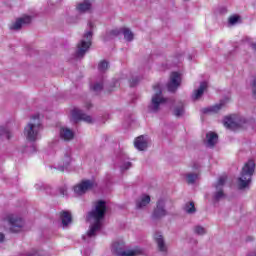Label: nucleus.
I'll list each match as a JSON object with an SVG mask.
<instances>
[{"mask_svg":"<svg viewBox=\"0 0 256 256\" xmlns=\"http://www.w3.org/2000/svg\"><path fill=\"white\" fill-rule=\"evenodd\" d=\"M106 211L107 205L105 204V201L100 200L96 203L94 210L88 213L87 221L90 223V228L86 235L82 236L84 241L91 239V237H95V235H97V231H101Z\"/></svg>","mask_w":256,"mask_h":256,"instance_id":"1","label":"nucleus"},{"mask_svg":"<svg viewBox=\"0 0 256 256\" xmlns=\"http://www.w3.org/2000/svg\"><path fill=\"white\" fill-rule=\"evenodd\" d=\"M255 173V161L249 160L246 162L238 178V187L239 189H249L251 185V178Z\"/></svg>","mask_w":256,"mask_h":256,"instance_id":"2","label":"nucleus"},{"mask_svg":"<svg viewBox=\"0 0 256 256\" xmlns=\"http://www.w3.org/2000/svg\"><path fill=\"white\" fill-rule=\"evenodd\" d=\"M41 129H43L41 126V119H39V116H34L25 126L24 135L28 141H37Z\"/></svg>","mask_w":256,"mask_h":256,"instance_id":"3","label":"nucleus"},{"mask_svg":"<svg viewBox=\"0 0 256 256\" xmlns=\"http://www.w3.org/2000/svg\"><path fill=\"white\" fill-rule=\"evenodd\" d=\"M154 94L151 98V103L149 105V110L152 113H157L159 109H161V105H165L167 103V98L163 97V89L161 88V84H156L153 86Z\"/></svg>","mask_w":256,"mask_h":256,"instance_id":"4","label":"nucleus"},{"mask_svg":"<svg viewBox=\"0 0 256 256\" xmlns=\"http://www.w3.org/2000/svg\"><path fill=\"white\" fill-rule=\"evenodd\" d=\"M90 30L84 34L83 39L78 43L76 50V57L81 59L85 57V53L89 51L91 47V39H93V23L89 22Z\"/></svg>","mask_w":256,"mask_h":256,"instance_id":"5","label":"nucleus"},{"mask_svg":"<svg viewBox=\"0 0 256 256\" xmlns=\"http://www.w3.org/2000/svg\"><path fill=\"white\" fill-rule=\"evenodd\" d=\"M224 127L226 129H230V131H235L236 129H239L245 125V119H243L241 116L238 115H231L224 118L223 121Z\"/></svg>","mask_w":256,"mask_h":256,"instance_id":"6","label":"nucleus"},{"mask_svg":"<svg viewBox=\"0 0 256 256\" xmlns=\"http://www.w3.org/2000/svg\"><path fill=\"white\" fill-rule=\"evenodd\" d=\"M112 252L114 253V255L117 256H139V255H143V250L139 247H136L134 249L131 250H123V245L119 244V243H115L112 245Z\"/></svg>","mask_w":256,"mask_h":256,"instance_id":"7","label":"nucleus"},{"mask_svg":"<svg viewBox=\"0 0 256 256\" xmlns=\"http://www.w3.org/2000/svg\"><path fill=\"white\" fill-rule=\"evenodd\" d=\"M94 187H97V183L93 180H83L76 186H74V193L77 196L85 195L87 191H91Z\"/></svg>","mask_w":256,"mask_h":256,"instance_id":"8","label":"nucleus"},{"mask_svg":"<svg viewBox=\"0 0 256 256\" xmlns=\"http://www.w3.org/2000/svg\"><path fill=\"white\" fill-rule=\"evenodd\" d=\"M8 222L10 225V231H12V233H19V231H21L25 225V222L23 221V219L15 215L9 216Z\"/></svg>","mask_w":256,"mask_h":256,"instance_id":"9","label":"nucleus"},{"mask_svg":"<svg viewBox=\"0 0 256 256\" xmlns=\"http://www.w3.org/2000/svg\"><path fill=\"white\" fill-rule=\"evenodd\" d=\"M227 182V175H222L218 178V181L215 184L216 192L214 193L215 201H221L223 197H225V193H223V186Z\"/></svg>","mask_w":256,"mask_h":256,"instance_id":"10","label":"nucleus"},{"mask_svg":"<svg viewBox=\"0 0 256 256\" xmlns=\"http://www.w3.org/2000/svg\"><path fill=\"white\" fill-rule=\"evenodd\" d=\"M179 85H181V74L172 72L170 75V81L167 85L168 91H170V93H175L177 89H179Z\"/></svg>","mask_w":256,"mask_h":256,"instance_id":"11","label":"nucleus"},{"mask_svg":"<svg viewBox=\"0 0 256 256\" xmlns=\"http://www.w3.org/2000/svg\"><path fill=\"white\" fill-rule=\"evenodd\" d=\"M152 217L153 219H163V217H167V209H165V200H158L156 208L153 211Z\"/></svg>","mask_w":256,"mask_h":256,"instance_id":"12","label":"nucleus"},{"mask_svg":"<svg viewBox=\"0 0 256 256\" xmlns=\"http://www.w3.org/2000/svg\"><path fill=\"white\" fill-rule=\"evenodd\" d=\"M71 115H72V119L75 123H77L79 121H85L86 123L93 122V118H91V116H87L81 110H79L77 108L72 110Z\"/></svg>","mask_w":256,"mask_h":256,"instance_id":"13","label":"nucleus"},{"mask_svg":"<svg viewBox=\"0 0 256 256\" xmlns=\"http://www.w3.org/2000/svg\"><path fill=\"white\" fill-rule=\"evenodd\" d=\"M31 16H24L21 18H18L11 26L10 29H12L13 31H19V29H21V27H23V25H29V23H31Z\"/></svg>","mask_w":256,"mask_h":256,"instance_id":"14","label":"nucleus"},{"mask_svg":"<svg viewBox=\"0 0 256 256\" xmlns=\"http://www.w3.org/2000/svg\"><path fill=\"white\" fill-rule=\"evenodd\" d=\"M155 243L157 244V248L161 253H167V244L165 243V238H163V234L160 232H156L154 235Z\"/></svg>","mask_w":256,"mask_h":256,"instance_id":"15","label":"nucleus"},{"mask_svg":"<svg viewBox=\"0 0 256 256\" xmlns=\"http://www.w3.org/2000/svg\"><path fill=\"white\" fill-rule=\"evenodd\" d=\"M149 145V139L145 136H139L134 141V147L138 149V151H145Z\"/></svg>","mask_w":256,"mask_h":256,"instance_id":"16","label":"nucleus"},{"mask_svg":"<svg viewBox=\"0 0 256 256\" xmlns=\"http://www.w3.org/2000/svg\"><path fill=\"white\" fill-rule=\"evenodd\" d=\"M149 203H151V196L143 194L136 200V207L137 209H143L144 207H147Z\"/></svg>","mask_w":256,"mask_h":256,"instance_id":"17","label":"nucleus"},{"mask_svg":"<svg viewBox=\"0 0 256 256\" xmlns=\"http://www.w3.org/2000/svg\"><path fill=\"white\" fill-rule=\"evenodd\" d=\"M205 91H207V82H201L199 88L194 91L192 99L194 101H199V98L203 97Z\"/></svg>","mask_w":256,"mask_h":256,"instance_id":"18","label":"nucleus"},{"mask_svg":"<svg viewBox=\"0 0 256 256\" xmlns=\"http://www.w3.org/2000/svg\"><path fill=\"white\" fill-rule=\"evenodd\" d=\"M217 141H219V136L215 132H208L206 134V144L207 147H215L217 145Z\"/></svg>","mask_w":256,"mask_h":256,"instance_id":"19","label":"nucleus"},{"mask_svg":"<svg viewBox=\"0 0 256 256\" xmlns=\"http://www.w3.org/2000/svg\"><path fill=\"white\" fill-rule=\"evenodd\" d=\"M60 137L64 141H71L75 137V133L69 128L62 127L60 129Z\"/></svg>","mask_w":256,"mask_h":256,"instance_id":"20","label":"nucleus"},{"mask_svg":"<svg viewBox=\"0 0 256 256\" xmlns=\"http://www.w3.org/2000/svg\"><path fill=\"white\" fill-rule=\"evenodd\" d=\"M83 3L77 5L76 9L79 13H87V11H91L93 0H83Z\"/></svg>","mask_w":256,"mask_h":256,"instance_id":"21","label":"nucleus"},{"mask_svg":"<svg viewBox=\"0 0 256 256\" xmlns=\"http://www.w3.org/2000/svg\"><path fill=\"white\" fill-rule=\"evenodd\" d=\"M69 165H71V153H66L61 159L58 169L59 171H65Z\"/></svg>","mask_w":256,"mask_h":256,"instance_id":"22","label":"nucleus"},{"mask_svg":"<svg viewBox=\"0 0 256 256\" xmlns=\"http://www.w3.org/2000/svg\"><path fill=\"white\" fill-rule=\"evenodd\" d=\"M222 109H223V103L220 102L219 104H216L214 106L204 108L203 113H206L208 115H213L215 113H219V111Z\"/></svg>","mask_w":256,"mask_h":256,"instance_id":"23","label":"nucleus"},{"mask_svg":"<svg viewBox=\"0 0 256 256\" xmlns=\"http://www.w3.org/2000/svg\"><path fill=\"white\" fill-rule=\"evenodd\" d=\"M63 227H67L72 221L71 213L64 211L60 215Z\"/></svg>","mask_w":256,"mask_h":256,"instance_id":"24","label":"nucleus"},{"mask_svg":"<svg viewBox=\"0 0 256 256\" xmlns=\"http://www.w3.org/2000/svg\"><path fill=\"white\" fill-rule=\"evenodd\" d=\"M174 115L175 117H182L185 113V106L183 105V102L178 103V105L174 108Z\"/></svg>","mask_w":256,"mask_h":256,"instance_id":"25","label":"nucleus"},{"mask_svg":"<svg viewBox=\"0 0 256 256\" xmlns=\"http://www.w3.org/2000/svg\"><path fill=\"white\" fill-rule=\"evenodd\" d=\"M122 33H123L124 39L126 41H133L134 35H133V32L131 31V29L124 27V28H122Z\"/></svg>","mask_w":256,"mask_h":256,"instance_id":"26","label":"nucleus"},{"mask_svg":"<svg viewBox=\"0 0 256 256\" xmlns=\"http://www.w3.org/2000/svg\"><path fill=\"white\" fill-rule=\"evenodd\" d=\"M197 179H199V174H197V173L186 174V181L189 185H193V183H195V181H197Z\"/></svg>","mask_w":256,"mask_h":256,"instance_id":"27","label":"nucleus"},{"mask_svg":"<svg viewBox=\"0 0 256 256\" xmlns=\"http://www.w3.org/2000/svg\"><path fill=\"white\" fill-rule=\"evenodd\" d=\"M184 211L188 213L189 215H193L197 209H195V203L193 202H188L184 206Z\"/></svg>","mask_w":256,"mask_h":256,"instance_id":"28","label":"nucleus"},{"mask_svg":"<svg viewBox=\"0 0 256 256\" xmlns=\"http://www.w3.org/2000/svg\"><path fill=\"white\" fill-rule=\"evenodd\" d=\"M109 69V62L107 61H101L99 64H98V70L101 72V73H105V71Z\"/></svg>","mask_w":256,"mask_h":256,"instance_id":"29","label":"nucleus"},{"mask_svg":"<svg viewBox=\"0 0 256 256\" xmlns=\"http://www.w3.org/2000/svg\"><path fill=\"white\" fill-rule=\"evenodd\" d=\"M194 233L196 235H205L207 233V230L203 226H195L194 227Z\"/></svg>","mask_w":256,"mask_h":256,"instance_id":"30","label":"nucleus"},{"mask_svg":"<svg viewBox=\"0 0 256 256\" xmlns=\"http://www.w3.org/2000/svg\"><path fill=\"white\" fill-rule=\"evenodd\" d=\"M91 88L95 93H100L103 91V82H96Z\"/></svg>","mask_w":256,"mask_h":256,"instance_id":"31","label":"nucleus"},{"mask_svg":"<svg viewBox=\"0 0 256 256\" xmlns=\"http://www.w3.org/2000/svg\"><path fill=\"white\" fill-rule=\"evenodd\" d=\"M121 33H123V28H116L114 30H111L110 35H112L113 37H117L121 35Z\"/></svg>","mask_w":256,"mask_h":256,"instance_id":"32","label":"nucleus"},{"mask_svg":"<svg viewBox=\"0 0 256 256\" xmlns=\"http://www.w3.org/2000/svg\"><path fill=\"white\" fill-rule=\"evenodd\" d=\"M27 256H43V252L39 250H32L28 253Z\"/></svg>","mask_w":256,"mask_h":256,"instance_id":"33","label":"nucleus"},{"mask_svg":"<svg viewBox=\"0 0 256 256\" xmlns=\"http://www.w3.org/2000/svg\"><path fill=\"white\" fill-rule=\"evenodd\" d=\"M121 171H127V169H131V162H125L120 167Z\"/></svg>","mask_w":256,"mask_h":256,"instance_id":"34","label":"nucleus"},{"mask_svg":"<svg viewBox=\"0 0 256 256\" xmlns=\"http://www.w3.org/2000/svg\"><path fill=\"white\" fill-rule=\"evenodd\" d=\"M239 21V16H232L229 18L230 25H235Z\"/></svg>","mask_w":256,"mask_h":256,"instance_id":"35","label":"nucleus"},{"mask_svg":"<svg viewBox=\"0 0 256 256\" xmlns=\"http://www.w3.org/2000/svg\"><path fill=\"white\" fill-rule=\"evenodd\" d=\"M139 83V78H132L130 80V87H135Z\"/></svg>","mask_w":256,"mask_h":256,"instance_id":"36","label":"nucleus"},{"mask_svg":"<svg viewBox=\"0 0 256 256\" xmlns=\"http://www.w3.org/2000/svg\"><path fill=\"white\" fill-rule=\"evenodd\" d=\"M59 193L60 195H62L63 197H65V195H67V187H62L59 189Z\"/></svg>","mask_w":256,"mask_h":256,"instance_id":"37","label":"nucleus"},{"mask_svg":"<svg viewBox=\"0 0 256 256\" xmlns=\"http://www.w3.org/2000/svg\"><path fill=\"white\" fill-rule=\"evenodd\" d=\"M252 93L256 97V77L254 78L253 83H252Z\"/></svg>","mask_w":256,"mask_h":256,"instance_id":"38","label":"nucleus"},{"mask_svg":"<svg viewBox=\"0 0 256 256\" xmlns=\"http://www.w3.org/2000/svg\"><path fill=\"white\" fill-rule=\"evenodd\" d=\"M2 133L4 134V135H7V138L8 139H10L11 138V136L9 135L10 133H11V131H9V129H4L3 131H2Z\"/></svg>","mask_w":256,"mask_h":256,"instance_id":"39","label":"nucleus"},{"mask_svg":"<svg viewBox=\"0 0 256 256\" xmlns=\"http://www.w3.org/2000/svg\"><path fill=\"white\" fill-rule=\"evenodd\" d=\"M5 239V235H3V233H0V243H3Z\"/></svg>","mask_w":256,"mask_h":256,"instance_id":"40","label":"nucleus"},{"mask_svg":"<svg viewBox=\"0 0 256 256\" xmlns=\"http://www.w3.org/2000/svg\"><path fill=\"white\" fill-rule=\"evenodd\" d=\"M247 256H256V252H250Z\"/></svg>","mask_w":256,"mask_h":256,"instance_id":"41","label":"nucleus"},{"mask_svg":"<svg viewBox=\"0 0 256 256\" xmlns=\"http://www.w3.org/2000/svg\"><path fill=\"white\" fill-rule=\"evenodd\" d=\"M86 108H87V109H91V103L88 102V103L86 104Z\"/></svg>","mask_w":256,"mask_h":256,"instance_id":"42","label":"nucleus"},{"mask_svg":"<svg viewBox=\"0 0 256 256\" xmlns=\"http://www.w3.org/2000/svg\"><path fill=\"white\" fill-rule=\"evenodd\" d=\"M252 49H254V51H256V44H252Z\"/></svg>","mask_w":256,"mask_h":256,"instance_id":"43","label":"nucleus"}]
</instances>
